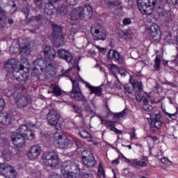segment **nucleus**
Listing matches in <instances>:
<instances>
[{"label": "nucleus", "mask_w": 178, "mask_h": 178, "mask_svg": "<svg viewBox=\"0 0 178 178\" xmlns=\"http://www.w3.org/2000/svg\"><path fill=\"white\" fill-rule=\"evenodd\" d=\"M70 80L72 83V89L70 92L71 98H73L76 102H82V106L85 108V111H87L89 113H94V110L91 109L90 104H88V99H87V97L84 96V94L81 92V89H80L79 81L73 79L72 77H70Z\"/></svg>", "instance_id": "f257e3e1"}, {"label": "nucleus", "mask_w": 178, "mask_h": 178, "mask_svg": "<svg viewBox=\"0 0 178 178\" xmlns=\"http://www.w3.org/2000/svg\"><path fill=\"white\" fill-rule=\"evenodd\" d=\"M24 69H27L23 65H19L17 67L16 64V60L15 58H11L8 60L4 64V70L7 72V74H13V77L17 80V81H26L29 79V75L27 72H23L22 74H19V70H24ZM17 74H19L18 76Z\"/></svg>", "instance_id": "f03ea898"}, {"label": "nucleus", "mask_w": 178, "mask_h": 178, "mask_svg": "<svg viewBox=\"0 0 178 178\" xmlns=\"http://www.w3.org/2000/svg\"><path fill=\"white\" fill-rule=\"evenodd\" d=\"M60 172L64 178H80V167L72 161L61 163Z\"/></svg>", "instance_id": "7ed1b4c3"}, {"label": "nucleus", "mask_w": 178, "mask_h": 178, "mask_svg": "<svg viewBox=\"0 0 178 178\" xmlns=\"http://www.w3.org/2000/svg\"><path fill=\"white\" fill-rule=\"evenodd\" d=\"M35 66H39L40 67L41 72H45L49 74H54L56 67H58V63L56 60H45L44 58H36L33 62Z\"/></svg>", "instance_id": "20e7f679"}, {"label": "nucleus", "mask_w": 178, "mask_h": 178, "mask_svg": "<svg viewBox=\"0 0 178 178\" xmlns=\"http://www.w3.org/2000/svg\"><path fill=\"white\" fill-rule=\"evenodd\" d=\"M137 6L143 15L149 16L156 6V0H137Z\"/></svg>", "instance_id": "39448f33"}, {"label": "nucleus", "mask_w": 178, "mask_h": 178, "mask_svg": "<svg viewBox=\"0 0 178 178\" xmlns=\"http://www.w3.org/2000/svg\"><path fill=\"white\" fill-rule=\"evenodd\" d=\"M42 161L48 168H55L59 163V157L55 152H44Z\"/></svg>", "instance_id": "423d86ee"}, {"label": "nucleus", "mask_w": 178, "mask_h": 178, "mask_svg": "<svg viewBox=\"0 0 178 178\" xmlns=\"http://www.w3.org/2000/svg\"><path fill=\"white\" fill-rule=\"evenodd\" d=\"M59 119L60 115L58 114V111L55 109H51L47 115V122L49 126L55 127L56 130H60V128H57L58 123H59Z\"/></svg>", "instance_id": "0eeeda50"}, {"label": "nucleus", "mask_w": 178, "mask_h": 178, "mask_svg": "<svg viewBox=\"0 0 178 178\" xmlns=\"http://www.w3.org/2000/svg\"><path fill=\"white\" fill-rule=\"evenodd\" d=\"M150 119L152 120L151 130H152V131H156V130H159V129L162 127V124H163V121H162V115H161V113H151Z\"/></svg>", "instance_id": "6e6552de"}, {"label": "nucleus", "mask_w": 178, "mask_h": 178, "mask_svg": "<svg viewBox=\"0 0 178 178\" xmlns=\"http://www.w3.org/2000/svg\"><path fill=\"white\" fill-rule=\"evenodd\" d=\"M11 140L14 145L18 148L26 147V136H23L19 133L13 132L11 135Z\"/></svg>", "instance_id": "1a4fd4ad"}, {"label": "nucleus", "mask_w": 178, "mask_h": 178, "mask_svg": "<svg viewBox=\"0 0 178 178\" xmlns=\"http://www.w3.org/2000/svg\"><path fill=\"white\" fill-rule=\"evenodd\" d=\"M79 77H76V80L78 81H81L83 84H85L86 88H88L90 90V94H95L97 97H101L102 95V89L101 87H95L83 79L82 77L80 76V75H78Z\"/></svg>", "instance_id": "9d476101"}, {"label": "nucleus", "mask_w": 178, "mask_h": 178, "mask_svg": "<svg viewBox=\"0 0 178 178\" xmlns=\"http://www.w3.org/2000/svg\"><path fill=\"white\" fill-rule=\"evenodd\" d=\"M79 77H76V80L78 81H81L83 84H85L86 88H88L90 90V94H95L97 97H101L102 95V89L101 87H95L83 79L82 77L80 76V75H78Z\"/></svg>", "instance_id": "9b49d317"}, {"label": "nucleus", "mask_w": 178, "mask_h": 178, "mask_svg": "<svg viewBox=\"0 0 178 178\" xmlns=\"http://www.w3.org/2000/svg\"><path fill=\"white\" fill-rule=\"evenodd\" d=\"M71 20H81V19H84L86 16V12H84V8L78 7L76 8H74L71 13H70Z\"/></svg>", "instance_id": "f8f14e48"}, {"label": "nucleus", "mask_w": 178, "mask_h": 178, "mask_svg": "<svg viewBox=\"0 0 178 178\" xmlns=\"http://www.w3.org/2000/svg\"><path fill=\"white\" fill-rule=\"evenodd\" d=\"M91 35L93 37V40L98 41L102 40V41H105L106 40V32L105 31H102L101 28L97 29L93 26L90 29Z\"/></svg>", "instance_id": "ddd939ff"}, {"label": "nucleus", "mask_w": 178, "mask_h": 178, "mask_svg": "<svg viewBox=\"0 0 178 178\" xmlns=\"http://www.w3.org/2000/svg\"><path fill=\"white\" fill-rule=\"evenodd\" d=\"M18 134H22L24 137H26L27 140L31 141L34 140L35 134L33 129H29L25 124H22L18 129Z\"/></svg>", "instance_id": "4468645a"}, {"label": "nucleus", "mask_w": 178, "mask_h": 178, "mask_svg": "<svg viewBox=\"0 0 178 178\" xmlns=\"http://www.w3.org/2000/svg\"><path fill=\"white\" fill-rule=\"evenodd\" d=\"M53 33L52 36L54 40H56L58 42H59V45H63V42L65 41V38H63V34L62 33V28L57 25H53Z\"/></svg>", "instance_id": "2eb2a0df"}, {"label": "nucleus", "mask_w": 178, "mask_h": 178, "mask_svg": "<svg viewBox=\"0 0 178 178\" xmlns=\"http://www.w3.org/2000/svg\"><path fill=\"white\" fill-rule=\"evenodd\" d=\"M41 154V147L38 145H35L31 147L27 153V157L31 161H35Z\"/></svg>", "instance_id": "dca6fc26"}, {"label": "nucleus", "mask_w": 178, "mask_h": 178, "mask_svg": "<svg viewBox=\"0 0 178 178\" xmlns=\"http://www.w3.org/2000/svg\"><path fill=\"white\" fill-rule=\"evenodd\" d=\"M150 35L156 42L161 41V28L156 24H153L149 28Z\"/></svg>", "instance_id": "f3484780"}, {"label": "nucleus", "mask_w": 178, "mask_h": 178, "mask_svg": "<svg viewBox=\"0 0 178 178\" xmlns=\"http://www.w3.org/2000/svg\"><path fill=\"white\" fill-rule=\"evenodd\" d=\"M43 55L47 60H55L56 58V50L51 46H45L43 50Z\"/></svg>", "instance_id": "a211bd4d"}, {"label": "nucleus", "mask_w": 178, "mask_h": 178, "mask_svg": "<svg viewBox=\"0 0 178 178\" xmlns=\"http://www.w3.org/2000/svg\"><path fill=\"white\" fill-rule=\"evenodd\" d=\"M55 137L59 148L63 149L69 146V139H67V137L65 134L56 133Z\"/></svg>", "instance_id": "6ab92c4d"}, {"label": "nucleus", "mask_w": 178, "mask_h": 178, "mask_svg": "<svg viewBox=\"0 0 178 178\" xmlns=\"http://www.w3.org/2000/svg\"><path fill=\"white\" fill-rule=\"evenodd\" d=\"M15 104L18 108H26L29 105V99L27 97L22 95V93H18L15 97Z\"/></svg>", "instance_id": "aec40b11"}, {"label": "nucleus", "mask_w": 178, "mask_h": 178, "mask_svg": "<svg viewBox=\"0 0 178 178\" xmlns=\"http://www.w3.org/2000/svg\"><path fill=\"white\" fill-rule=\"evenodd\" d=\"M57 54L60 59L66 60L67 63H72V60H73V56H72V53L69 52V51L60 49L57 50Z\"/></svg>", "instance_id": "412c9836"}, {"label": "nucleus", "mask_w": 178, "mask_h": 178, "mask_svg": "<svg viewBox=\"0 0 178 178\" xmlns=\"http://www.w3.org/2000/svg\"><path fill=\"white\" fill-rule=\"evenodd\" d=\"M107 58L110 60H115L118 62V63H119V65H122V63L124 62L123 57L120 56V54H119L118 51L113 50V49H110L108 52Z\"/></svg>", "instance_id": "4be33fe9"}, {"label": "nucleus", "mask_w": 178, "mask_h": 178, "mask_svg": "<svg viewBox=\"0 0 178 178\" xmlns=\"http://www.w3.org/2000/svg\"><path fill=\"white\" fill-rule=\"evenodd\" d=\"M50 90L51 91H49L48 94H52L54 97H60L65 92L56 83H51L50 85Z\"/></svg>", "instance_id": "5701e85b"}, {"label": "nucleus", "mask_w": 178, "mask_h": 178, "mask_svg": "<svg viewBox=\"0 0 178 178\" xmlns=\"http://www.w3.org/2000/svg\"><path fill=\"white\" fill-rule=\"evenodd\" d=\"M83 165L86 168H95V165H97V161L95 160V157L94 154H90L88 157L82 161Z\"/></svg>", "instance_id": "b1692460"}, {"label": "nucleus", "mask_w": 178, "mask_h": 178, "mask_svg": "<svg viewBox=\"0 0 178 178\" xmlns=\"http://www.w3.org/2000/svg\"><path fill=\"white\" fill-rule=\"evenodd\" d=\"M0 123L4 126H8L12 123V118L8 112L0 113Z\"/></svg>", "instance_id": "393cba45"}, {"label": "nucleus", "mask_w": 178, "mask_h": 178, "mask_svg": "<svg viewBox=\"0 0 178 178\" xmlns=\"http://www.w3.org/2000/svg\"><path fill=\"white\" fill-rule=\"evenodd\" d=\"M105 3L110 8L113 9H120L122 10V4L118 1H110L109 0H104Z\"/></svg>", "instance_id": "a878e982"}, {"label": "nucleus", "mask_w": 178, "mask_h": 178, "mask_svg": "<svg viewBox=\"0 0 178 178\" xmlns=\"http://www.w3.org/2000/svg\"><path fill=\"white\" fill-rule=\"evenodd\" d=\"M79 135L80 136V137H81V138H85L89 142L92 141V138H94L92 135L91 134L87 132V131H86V130H82V131H79Z\"/></svg>", "instance_id": "bb28decb"}, {"label": "nucleus", "mask_w": 178, "mask_h": 178, "mask_svg": "<svg viewBox=\"0 0 178 178\" xmlns=\"http://www.w3.org/2000/svg\"><path fill=\"white\" fill-rule=\"evenodd\" d=\"M12 169V166L6 163H0V172L3 176L5 175V174Z\"/></svg>", "instance_id": "cd10ccee"}, {"label": "nucleus", "mask_w": 178, "mask_h": 178, "mask_svg": "<svg viewBox=\"0 0 178 178\" xmlns=\"http://www.w3.org/2000/svg\"><path fill=\"white\" fill-rule=\"evenodd\" d=\"M13 154V152L10 151V149H6L2 153L3 159H4V161L9 162V161L12 159Z\"/></svg>", "instance_id": "c85d7f7f"}, {"label": "nucleus", "mask_w": 178, "mask_h": 178, "mask_svg": "<svg viewBox=\"0 0 178 178\" xmlns=\"http://www.w3.org/2000/svg\"><path fill=\"white\" fill-rule=\"evenodd\" d=\"M69 105L71 108H72L73 112H74V113H78V115H78L79 118H83L81 109L80 108V107H79V106L74 104V103H70Z\"/></svg>", "instance_id": "c756f323"}, {"label": "nucleus", "mask_w": 178, "mask_h": 178, "mask_svg": "<svg viewBox=\"0 0 178 178\" xmlns=\"http://www.w3.org/2000/svg\"><path fill=\"white\" fill-rule=\"evenodd\" d=\"M42 20V15H38L36 16H33L31 18L28 19V24H31V26H33V23L34 22H37V23L41 22Z\"/></svg>", "instance_id": "7c9ffc66"}, {"label": "nucleus", "mask_w": 178, "mask_h": 178, "mask_svg": "<svg viewBox=\"0 0 178 178\" xmlns=\"http://www.w3.org/2000/svg\"><path fill=\"white\" fill-rule=\"evenodd\" d=\"M161 60H162L161 59V56H156V57L154 60V67L156 72H158V70H159L161 69Z\"/></svg>", "instance_id": "2f4dec72"}, {"label": "nucleus", "mask_w": 178, "mask_h": 178, "mask_svg": "<svg viewBox=\"0 0 178 178\" xmlns=\"http://www.w3.org/2000/svg\"><path fill=\"white\" fill-rule=\"evenodd\" d=\"M6 178H16V170L11 167L10 170H8L4 175Z\"/></svg>", "instance_id": "473e14b6"}, {"label": "nucleus", "mask_w": 178, "mask_h": 178, "mask_svg": "<svg viewBox=\"0 0 178 178\" xmlns=\"http://www.w3.org/2000/svg\"><path fill=\"white\" fill-rule=\"evenodd\" d=\"M20 54L22 55H29V54H30V44H27L20 47Z\"/></svg>", "instance_id": "72a5a7b5"}, {"label": "nucleus", "mask_w": 178, "mask_h": 178, "mask_svg": "<svg viewBox=\"0 0 178 178\" xmlns=\"http://www.w3.org/2000/svg\"><path fill=\"white\" fill-rule=\"evenodd\" d=\"M21 12L24 15L26 20L29 22V15H30V7L25 6L21 8Z\"/></svg>", "instance_id": "f704fd0d"}, {"label": "nucleus", "mask_w": 178, "mask_h": 178, "mask_svg": "<svg viewBox=\"0 0 178 178\" xmlns=\"http://www.w3.org/2000/svg\"><path fill=\"white\" fill-rule=\"evenodd\" d=\"M6 13H9V12L0 8V24L5 23Z\"/></svg>", "instance_id": "c9c22d12"}, {"label": "nucleus", "mask_w": 178, "mask_h": 178, "mask_svg": "<svg viewBox=\"0 0 178 178\" xmlns=\"http://www.w3.org/2000/svg\"><path fill=\"white\" fill-rule=\"evenodd\" d=\"M127 112V109H124L122 111H121L120 113H116L113 115V118L119 119L120 118H123V116H124V115H126Z\"/></svg>", "instance_id": "e433bc0d"}, {"label": "nucleus", "mask_w": 178, "mask_h": 178, "mask_svg": "<svg viewBox=\"0 0 178 178\" xmlns=\"http://www.w3.org/2000/svg\"><path fill=\"white\" fill-rule=\"evenodd\" d=\"M97 175L100 178H105V170H104V168L101 166V164L99 165Z\"/></svg>", "instance_id": "4c0bfd02"}, {"label": "nucleus", "mask_w": 178, "mask_h": 178, "mask_svg": "<svg viewBox=\"0 0 178 178\" xmlns=\"http://www.w3.org/2000/svg\"><path fill=\"white\" fill-rule=\"evenodd\" d=\"M111 71L112 72L113 74H120V70L119 69V67L116 66L115 65H112L111 66Z\"/></svg>", "instance_id": "58836bf2"}, {"label": "nucleus", "mask_w": 178, "mask_h": 178, "mask_svg": "<svg viewBox=\"0 0 178 178\" xmlns=\"http://www.w3.org/2000/svg\"><path fill=\"white\" fill-rule=\"evenodd\" d=\"M83 10L84 12H87L88 15H92V8L89 4H86Z\"/></svg>", "instance_id": "ea45409f"}, {"label": "nucleus", "mask_w": 178, "mask_h": 178, "mask_svg": "<svg viewBox=\"0 0 178 178\" xmlns=\"http://www.w3.org/2000/svg\"><path fill=\"white\" fill-rule=\"evenodd\" d=\"M90 155H92V154H91V152L87 150H83L81 153L82 161H84V159H86L87 158H88Z\"/></svg>", "instance_id": "a19ab883"}, {"label": "nucleus", "mask_w": 178, "mask_h": 178, "mask_svg": "<svg viewBox=\"0 0 178 178\" xmlns=\"http://www.w3.org/2000/svg\"><path fill=\"white\" fill-rule=\"evenodd\" d=\"M44 12L46 13V15H52L54 13L52 8H51V6L49 4L45 6Z\"/></svg>", "instance_id": "79ce46f5"}, {"label": "nucleus", "mask_w": 178, "mask_h": 178, "mask_svg": "<svg viewBox=\"0 0 178 178\" xmlns=\"http://www.w3.org/2000/svg\"><path fill=\"white\" fill-rule=\"evenodd\" d=\"M143 108L144 109V111H145L146 112H152L154 108L152 107V106L149 105V104H143Z\"/></svg>", "instance_id": "37998d69"}, {"label": "nucleus", "mask_w": 178, "mask_h": 178, "mask_svg": "<svg viewBox=\"0 0 178 178\" xmlns=\"http://www.w3.org/2000/svg\"><path fill=\"white\" fill-rule=\"evenodd\" d=\"M61 74L59 75V77H69L70 76V70H63L61 72Z\"/></svg>", "instance_id": "c03bdc74"}, {"label": "nucleus", "mask_w": 178, "mask_h": 178, "mask_svg": "<svg viewBox=\"0 0 178 178\" xmlns=\"http://www.w3.org/2000/svg\"><path fill=\"white\" fill-rule=\"evenodd\" d=\"M29 130H33V127H35V124L31 122V121H25L24 124Z\"/></svg>", "instance_id": "a18cd8bd"}, {"label": "nucleus", "mask_w": 178, "mask_h": 178, "mask_svg": "<svg viewBox=\"0 0 178 178\" xmlns=\"http://www.w3.org/2000/svg\"><path fill=\"white\" fill-rule=\"evenodd\" d=\"M124 88L126 91V92H128V94H132L133 93V89L129 86V84H125L124 86Z\"/></svg>", "instance_id": "49530a36"}, {"label": "nucleus", "mask_w": 178, "mask_h": 178, "mask_svg": "<svg viewBox=\"0 0 178 178\" xmlns=\"http://www.w3.org/2000/svg\"><path fill=\"white\" fill-rule=\"evenodd\" d=\"M161 163H163L164 165H170L172 163V161H169V159L166 157H163L161 159Z\"/></svg>", "instance_id": "de8ad7c7"}, {"label": "nucleus", "mask_w": 178, "mask_h": 178, "mask_svg": "<svg viewBox=\"0 0 178 178\" xmlns=\"http://www.w3.org/2000/svg\"><path fill=\"white\" fill-rule=\"evenodd\" d=\"M40 74V69L37 68L36 67H34L32 72V76H34V77H37V76H39Z\"/></svg>", "instance_id": "09e8293b"}, {"label": "nucleus", "mask_w": 178, "mask_h": 178, "mask_svg": "<svg viewBox=\"0 0 178 178\" xmlns=\"http://www.w3.org/2000/svg\"><path fill=\"white\" fill-rule=\"evenodd\" d=\"M131 31H125L124 32H122V34L124 35V38H130V37H131Z\"/></svg>", "instance_id": "8fccbe9b"}, {"label": "nucleus", "mask_w": 178, "mask_h": 178, "mask_svg": "<svg viewBox=\"0 0 178 178\" xmlns=\"http://www.w3.org/2000/svg\"><path fill=\"white\" fill-rule=\"evenodd\" d=\"M122 23L124 26H128L129 24H131V19L130 18H125L122 20Z\"/></svg>", "instance_id": "3c124183"}, {"label": "nucleus", "mask_w": 178, "mask_h": 178, "mask_svg": "<svg viewBox=\"0 0 178 178\" xmlns=\"http://www.w3.org/2000/svg\"><path fill=\"white\" fill-rule=\"evenodd\" d=\"M66 2L70 6H74L77 3V0H66Z\"/></svg>", "instance_id": "603ef678"}, {"label": "nucleus", "mask_w": 178, "mask_h": 178, "mask_svg": "<svg viewBox=\"0 0 178 178\" xmlns=\"http://www.w3.org/2000/svg\"><path fill=\"white\" fill-rule=\"evenodd\" d=\"M167 116H169V118H170V119H172V120H176V119H177V116H176V113H173V114H170L169 113H166Z\"/></svg>", "instance_id": "864d4df0"}, {"label": "nucleus", "mask_w": 178, "mask_h": 178, "mask_svg": "<svg viewBox=\"0 0 178 178\" xmlns=\"http://www.w3.org/2000/svg\"><path fill=\"white\" fill-rule=\"evenodd\" d=\"M5 108V100L3 99L0 98V111H3Z\"/></svg>", "instance_id": "5fc2aeb1"}, {"label": "nucleus", "mask_w": 178, "mask_h": 178, "mask_svg": "<svg viewBox=\"0 0 178 178\" xmlns=\"http://www.w3.org/2000/svg\"><path fill=\"white\" fill-rule=\"evenodd\" d=\"M130 165H131V166H133L134 168H137V166H138V161L131 160V161L130 162Z\"/></svg>", "instance_id": "6e6d98bb"}, {"label": "nucleus", "mask_w": 178, "mask_h": 178, "mask_svg": "<svg viewBox=\"0 0 178 178\" xmlns=\"http://www.w3.org/2000/svg\"><path fill=\"white\" fill-rule=\"evenodd\" d=\"M172 63L175 64V66H178V54H177L175 57L174 59L171 60Z\"/></svg>", "instance_id": "4d7b16f0"}, {"label": "nucleus", "mask_w": 178, "mask_h": 178, "mask_svg": "<svg viewBox=\"0 0 178 178\" xmlns=\"http://www.w3.org/2000/svg\"><path fill=\"white\" fill-rule=\"evenodd\" d=\"M147 165V162L138 161V166H140V168H145Z\"/></svg>", "instance_id": "13d9d810"}, {"label": "nucleus", "mask_w": 178, "mask_h": 178, "mask_svg": "<svg viewBox=\"0 0 178 178\" xmlns=\"http://www.w3.org/2000/svg\"><path fill=\"white\" fill-rule=\"evenodd\" d=\"M83 178H92V174L91 172H84Z\"/></svg>", "instance_id": "bf43d9fd"}, {"label": "nucleus", "mask_w": 178, "mask_h": 178, "mask_svg": "<svg viewBox=\"0 0 178 178\" xmlns=\"http://www.w3.org/2000/svg\"><path fill=\"white\" fill-rule=\"evenodd\" d=\"M33 2L36 6H41L42 5V0H33Z\"/></svg>", "instance_id": "052dcab7"}, {"label": "nucleus", "mask_w": 178, "mask_h": 178, "mask_svg": "<svg viewBox=\"0 0 178 178\" xmlns=\"http://www.w3.org/2000/svg\"><path fill=\"white\" fill-rule=\"evenodd\" d=\"M95 48H97V49H98V51L99 52H105L106 51V48L101 47H99L98 45H95Z\"/></svg>", "instance_id": "680f3d73"}, {"label": "nucleus", "mask_w": 178, "mask_h": 178, "mask_svg": "<svg viewBox=\"0 0 178 178\" xmlns=\"http://www.w3.org/2000/svg\"><path fill=\"white\" fill-rule=\"evenodd\" d=\"M137 88H138V90H139V91H143V83L142 82L137 83Z\"/></svg>", "instance_id": "e2e57ef3"}, {"label": "nucleus", "mask_w": 178, "mask_h": 178, "mask_svg": "<svg viewBox=\"0 0 178 178\" xmlns=\"http://www.w3.org/2000/svg\"><path fill=\"white\" fill-rule=\"evenodd\" d=\"M142 100L143 102V105H147L148 104V99L144 96L142 97Z\"/></svg>", "instance_id": "0e129e2a"}, {"label": "nucleus", "mask_w": 178, "mask_h": 178, "mask_svg": "<svg viewBox=\"0 0 178 178\" xmlns=\"http://www.w3.org/2000/svg\"><path fill=\"white\" fill-rule=\"evenodd\" d=\"M131 140H137V136L136 134V132H132L131 134Z\"/></svg>", "instance_id": "69168bd1"}, {"label": "nucleus", "mask_w": 178, "mask_h": 178, "mask_svg": "<svg viewBox=\"0 0 178 178\" xmlns=\"http://www.w3.org/2000/svg\"><path fill=\"white\" fill-rule=\"evenodd\" d=\"M129 83L133 86V88H134V86H136V81L133 78H130Z\"/></svg>", "instance_id": "338daca9"}, {"label": "nucleus", "mask_w": 178, "mask_h": 178, "mask_svg": "<svg viewBox=\"0 0 178 178\" xmlns=\"http://www.w3.org/2000/svg\"><path fill=\"white\" fill-rule=\"evenodd\" d=\"M107 125L108 126V127H115V122L108 121V124Z\"/></svg>", "instance_id": "774afa93"}]
</instances>
